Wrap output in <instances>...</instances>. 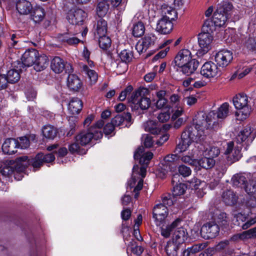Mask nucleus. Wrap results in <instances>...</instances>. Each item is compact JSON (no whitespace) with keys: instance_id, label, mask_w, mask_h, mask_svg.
Listing matches in <instances>:
<instances>
[{"instance_id":"obj_1","label":"nucleus","mask_w":256,"mask_h":256,"mask_svg":"<svg viewBox=\"0 0 256 256\" xmlns=\"http://www.w3.org/2000/svg\"><path fill=\"white\" fill-rule=\"evenodd\" d=\"M56 158L52 153L40 152L35 156L28 157L22 156L17 158L15 160H10L2 170L4 175H10L14 170L18 172H24L28 166L32 167V170H40L44 164H50L54 162Z\"/></svg>"},{"instance_id":"obj_2","label":"nucleus","mask_w":256,"mask_h":256,"mask_svg":"<svg viewBox=\"0 0 256 256\" xmlns=\"http://www.w3.org/2000/svg\"><path fill=\"white\" fill-rule=\"evenodd\" d=\"M229 112V104L227 102L222 104L218 109L216 112L214 110L208 114L203 112L198 113L196 116V126H200L204 124L206 130H216L219 127L218 118H226Z\"/></svg>"},{"instance_id":"obj_3","label":"nucleus","mask_w":256,"mask_h":256,"mask_svg":"<svg viewBox=\"0 0 256 256\" xmlns=\"http://www.w3.org/2000/svg\"><path fill=\"white\" fill-rule=\"evenodd\" d=\"M195 126L194 128L192 126H188L186 128L181 134V142L182 144H192L193 143H201L207 139V135L210 130H206L204 124L197 126L196 124V116L193 120Z\"/></svg>"},{"instance_id":"obj_4","label":"nucleus","mask_w":256,"mask_h":256,"mask_svg":"<svg viewBox=\"0 0 256 256\" xmlns=\"http://www.w3.org/2000/svg\"><path fill=\"white\" fill-rule=\"evenodd\" d=\"M233 8L232 4L228 1L218 4L212 16V22L214 26L219 28L224 26L232 14Z\"/></svg>"},{"instance_id":"obj_5","label":"nucleus","mask_w":256,"mask_h":256,"mask_svg":"<svg viewBox=\"0 0 256 256\" xmlns=\"http://www.w3.org/2000/svg\"><path fill=\"white\" fill-rule=\"evenodd\" d=\"M148 92V89L143 87L139 88L133 92L128 98V102L131 103L132 108L136 110L140 108L142 110L148 108L151 100L150 98L146 96Z\"/></svg>"},{"instance_id":"obj_6","label":"nucleus","mask_w":256,"mask_h":256,"mask_svg":"<svg viewBox=\"0 0 256 256\" xmlns=\"http://www.w3.org/2000/svg\"><path fill=\"white\" fill-rule=\"evenodd\" d=\"M235 108L238 110L236 112V116L238 120L246 119L250 115L251 108L248 104V98L244 94H236L232 100Z\"/></svg>"},{"instance_id":"obj_7","label":"nucleus","mask_w":256,"mask_h":256,"mask_svg":"<svg viewBox=\"0 0 256 256\" xmlns=\"http://www.w3.org/2000/svg\"><path fill=\"white\" fill-rule=\"evenodd\" d=\"M154 145H140L135 150L134 158L135 160H139L141 166H148L150 160L152 158L154 154L152 152L148 151L144 152V148H152Z\"/></svg>"},{"instance_id":"obj_8","label":"nucleus","mask_w":256,"mask_h":256,"mask_svg":"<svg viewBox=\"0 0 256 256\" xmlns=\"http://www.w3.org/2000/svg\"><path fill=\"white\" fill-rule=\"evenodd\" d=\"M220 232V227L215 221H209L201 228L200 234L206 240L215 238Z\"/></svg>"},{"instance_id":"obj_9","label":"nucleus","mask_w":256,"mask_h":256,"mask_svg":"<svg viewBox=\"0 0 256 256\" xmlns=\"http://www.w3.org/2000/svg\"><path fill=\"white\" fill-rule=\"evenodd\" d=\"M102 136L101 131L96 130L94 133L91 131L88 132H82L76 136L75 144H88L90 142H94V140L102 138Z\"/></svg>"},{"instance_id":"obj_10","label":"nucleus","mask_w":256,"mask_h":256,"mask_svg":"<svg viewBox=\"0 0 256 256\" xmlns=\"http://www.w3.org/2000/svg\"><path fill=\"white\" fill-rule=\"evenodd\" d=\"M213 37L209 32H202L198 35V42L200 48L196 52L198 56L207 53L211 48Z\"/></svg>"},{"instance_id":"obj_11","label":"nucleus","mask_w":256,"mask_h":256,"mask_svg":"<svg viewBox=\"0 0 256 256\" xmlns=\"http://www.w3.org/2000/svg\"><path fill=\"white\" fill-rule=\"evenodd\" d=\"M168 214V209L166 206L157 204L154 206L152 210V218L156 226H163L166 224V218Z\"/></svg>"},{"instance_id":"obj_12","label":"nucleus","mask_w":256,"mask_h":256,"mask_svg":"<svg viewBox=\"0 0 256 256\" xmlns=\"http://www.w3.org/2000/svg\"><path fill=\"white\" fill-rule=\"evenodd\" d=\"M233 60V53L228 50H222L214 55V60L220 67L224 68L230 64Z\"/></svg>"},{"instance_id":"obj_13","label":"nucleus","mask_w":256,"mask_h":256,"mask_svg":"<svg viewBox=\"0 0 256 256\" xmlns=\"http://www.w3.org/2000/svg\"><path fill=\"white\" fill-rule=\"evenodd\" d=\"M86 16V13L82 10L74 8L68 12L67 19L72 24H82Z\"/></svg>"},{"instance_id":"obj_14","label":"nucleus","mask_w":256,"mask_h":256,"mask_svg":"<svg viewBox=\"0 0 256 256\" xmlns=\"http://www.w3.org/2000/svg\"><path fill=\"white\" fill-rule=\"evenodd\" d=\"M201 74L206 78H212L220 75L217 64L212 62H205L201 68Z\"/></svg>"},{"instance_id":"obj_15","label":"nucleus","mask_w":256,"mask_h":256,"mask_svg":"<svg viewBox=\"0 0 256 256\" xmlns=\"http://www.w3.org/2000/svg\"><path fill=\"white\" fill-rule=\"evenodd\" d=\"M51 69L56 74L62 72L66 68V72L72 71V66L69 64L65 63L64 60L58 56H55L51 61Z\"/></svg>"},{"instance_id":"obj_16","label":"nucleus","mask_w":256,"mask_h":256,"mask_svg":"<svg viewBox=\"0 0 256 256\" xmlns=\"http://www.w3.org/2000/svg\"><path fill=\"white\" fill-rule=\"evenodd\" d=\"M172 184L173 186L172 194L175 198L184 194L187 189V186L180 182V175L177 173L172 175Z\"/></svg>"},{"instance_id":"obj_17","label":"nucleus","mask_w":256,"mask_h":256,"mask_svg":"<svg viewBox=\"0 0 256 256\" xmlns=\"http://www.w3.org/2000/svg\"><path fill=\"white\" fill-rule=\"evenodd\" d=\"M83 103L81 100L78 98H72L68 105V110L72 116L68 118V121L70 123L72 116H75L77 118L78 115L82 110Z\"/></svg>"},{"instance_id":"obj_18","label":"nucleus","mask_w":256,"mask_h":256,"mask_svg":"<svg viewBox=\"0 0 256 256\" xmlns=\"http://www.w3.org/2000/svg\"><path fill=\"white\" fill-rule=\"evenodd\" d=\"M232 182L234 186L244 189L246 192L252 190L250 186H252L253 182L248 183L246 178L241 174H236L232 178Z\"/></svg>"},{"instance_id":"obj_19","label":"nucleus","mask_w":256,"mask_h":256,"mask_svg":"<svg viewBox=\"0 0 256 256\" xmlns=\"http://www.w3.org/2000/svg\"><path fill=\"white\" fill-rule=\"evenodd\" d=\"M38 56H39V52L37 50L34 48L27 50L22 57V64L28 67L34 66Z\"/></svg>"},{"instance_id":"obj_20","label":"nucleus","mask_w":256,"mask_h":256,"mask_svg":"<svg viewBox=\"0 0 256 256\" xmlns=\"http://www.w3.org/2000/svg\"><path fill=\"white\" fill-rule=\"evenodd\" d=\"M193 59L192 58V54L190 50L182 49L177 54L174 61L176 65L180 67Z\"/></svg>"},{"instance_id":"obj_21","label":"nucleus","mask_w":256,"mask_h":256,"mask_svg":"<svg viewBox=\"0 0 256 256\" xmlns=\"http://www.w3.org/2000/svg\"><path fill=\"white\" fill-rule=\"evenodd\" d=\"M172 28V21L166 18H162L157 22L156 30L161 34H166L170 33Z\"/></svg>"},{"instance_id":"obj_22","label":"nucleus","mask_w":256,"mask_h":256,"mask_svg":"<svg viewBox=\"0 0 256 256\" xmlns=\"http://www.w3.org/2000/svg\"><path fill=\"white\" fill-rule=\"evenodd\" d=\"M36 142V135L32 134L27 136L19 137L17 139L6 138L3 144H30Z\"/></svg>"},{"instance_id":"obj_23","label":"nucleus","mask_w":256,"mask_h":256,"mask_svg":"<svg viewBox=\"0 0 256 256\" xmlns=\"http://www.w3.org/2000/svg\"><path fill=\"white\" fill-rule=\"evenodd\" d=\"M222 202L227 206H234L238 202V196L236 192L230 189L224 190L222 195Z\"/></svg>"},{"instance_id":"obj_24","label":"nucleus","mask_w":256,"mask_h":256,"mask_svg":"<svg viewBox=\"0 0 256 256\" xmlns=\"http://www.w3.org/2000/svg\"><path fill=\"white\" fill-rule=\"evenodd\" d=\"M254 138L252 133V128L250 126H246L236 137L238 144L244 142L245 144H248L252 142Z\"/></svg>"},{"instance_id":"obj_25","label":"nucleus","mask_w":256,"mask_h":256,"mask_svg":"<svg viewBox=\"0 0 256 256\" xmlns=\"http://www.w3.org/2000/svg\"><path fill=\"white\" fill-rule=\"evenodd\" d=\"M188 238V234L186 230L181 227L178 228L174 232L171 240L182 247Z\"/></svg>"},{"instance_id":"obj_26","label":"nucleus","mask_w":256,"mask_h":256,"mask_svg":"<svg viewBox=\"0 0 256 256\" xmlns=\"http://www.w3.org/2000/svg\"><path fill=\"white\" fill-rule=\"evenodd\" d=\"M182 220L180 218H176L170 224L167 225L165 228H164V224L163 226H160L161 235L164 238H168L173 230L177 228L182 222Z\"/></svg>"},{"instance_id":"obj_27","label":"nucleus","mask_w":256,"mask_h":256,"mask_svg":"<svg viewBox=\"0 0 256 256\" xmlns=\"http://www.w3.org/2000/svg\"><path fill=\"white\" fill-rule=\"evenodd\" d=\"M16 8L20 14L26 15L31 12L32 6L27 0H19L16 2Z\"/></svg>"},{"instance_id":"obj_28","label":"nucleus","mask_w":256,"mask_h":256,"mask_svg":"<svg viewBox=\"0 0 256 256\" xmlns=\"http://www.w3.org/2000/svg\"><path fill=\"white\" fill-rule=\"evenodd\" d=\"M49 60L48 57L45 54H39V56L36 58V60L34 64V69L37 72H40L44 70L48 66Z\"/></svg>"},{"instance_id":"obj_29","label":"nucleus","mask_w":256,"mask_h":256,"mask_svg":"<svg viewBox=\"0 0 256 256\" xmlns=\"http://www.w3.org/2000/svg\"><path fill=\"white\" fill-rule=\"evenodd\" d=\"M198 62L194 58L193 60H190V62L186 64H184V66H182L180 68H182V73L186 75H189L194 73L198 68Z\"/></svg>"},{"instance_id":"obj_30","label":"nucleus","mask_w":256,"mask_h":256,"mask_svg":"<svg viewBox=\"0 0 256 256\" xmlns=\"http://www.w3.org/2000/svg\"><path fill=\"white\" fill-rule=\"evenodd\" d=\"M240 44L244 48L250 50H256V39L250 36L242 38Z\"/></svg>"},{"instance_id":"obj_31","label":"nucleus","mask_w":256,"mask_h":256,"mask_svg":"<svg viewBox=\"0 0 256 256\" xmlns=\"http://www.w3.org/2000/svg\"><path fill=\"white\" fill-rule=\"evenodd\" d=\"M131 120L132 116L130 112L118 114L111 120L116 127L123 125L125 122L130 123Z\"/></svg>"},{"instance_id":"obj_32","label":"nucleus","mask_w":256,"mask_h":256,"mask_svg":"<svg viewBox=\"0 0 256 256\" xmlns=\"http://www.w3.org/2000/svg\"><path fill=\"white\" fill-rule=\"evenodd\" d=\"M143 127L146 132L154 134H158L160 132V128L158 122L156 121L149 120L143 124Z\"/></svg>"},{"instance_id":"obj_33","label":"nucleus","mask_w":256,"mask_h":256,"mask_svg":"<svg viewBox=\"0 0 256 256\" xmlns=\"http://www.w3.org/2000/svg\"><path fill=\"white\" fill-rule=\"evenodd\" d=\"M234 145H228V148L224 152L226 154H232V162L238 161L242 156L241 153V148L236 146L234 148Z\"/></svg>"},{"instance_id":"obj_34","label":"nucleus","mask_w":256,"mask_h":256,"mask_svg":"<svg viewBox=\"0 0 256 256\" xmlns=\"http://www.w3.org/2000/svg\"><path fill=\"white\" fill-rule=\"evenodd\" d=\"M67 84L70 89L76 91L78 90L82 86L80 80L78 76L74 74L68 75Z\"/></svg>"},{"instance_id":"obj_35","label":"nucleus","mask_w":256,"mask_h":256,"mask_svg":"<svg viewBox=\"0 0 256 256\" xmlns=\"http://www.w3.org/2000/svg\"><path fill=\"white\" fill-rule=\"evenodd\" d=\"M181 246L177 244H175L171 240L167 242L166 246H165V251L168 256H178V250Z\"/></svg>"},{"instance_id":"obj_36","label":"nucleus","mask_w":256,"mask_h":256,"mask_svg":"<svg viewBox=\"0 0 256 256\" xmlns=\"http://www.w3.org/2000/svg\"><path fill=\"white\" fill-rule=\"evenodd\" d=\"M198 166L206 170H208L212 168L216 164L214 159L208 157L205 155L198 161Z\"/></svg>"},{"instance_id":"obj_37","label":"nucleus","mask_w":256,"mask_h":256,"mask_svg":"<svg viewBox=\"0 0 256 256\" xmlns=\"http://www.w3.org/2000/svg\"><path fill=\"white\" fill-rule=\"evenodd\" d=\"M82 70L88 77L91 84L96 83L98 78V74L94 70L90 68L87 64H83Z\"/></svg>"},{"instance_id":"obj_38","label":"nucleus","mask_w":256,"mask_h":256,"mask_svg":"<svg viewBox=\"0 0 256 256\" xmlns=\"http://www.w3.org/2000/svg\"><path fill=\"white\" fill-rule=\"evenodd\" d=\"M162 12L164 16L162 18H166L171 21L174 20L178 18V13L176 10L172 6H164L162 8Z\"/></svg>"},{"instance_id":"obj_39","label":"nucleus","mask_w":256,"mask_h":256,"mask_svg":"<svg viewBox=\"0 0 256 256\" xmlns=\"http://www.w3.org/2000/svg\"><path fill=\"white\" fill-rule=\"evenodd\" d=\"M12 148H10V145H2V152L8 155L13 154L17 152L18 148L27 149L30 145H12Z\"/></svg>"},{"instance_id":"obj_40","label":"nucleus","mask_w":256,"mask_h":256,"mask_svg":"<svg viewBox=\"0 0 256 256\" xmlns=\"http://www.w3.org/2000/svg\"><path fill=\"white\" fill-rule=\"evenodd\" d=\"M43 136L48 139H54L56 136L58 130L53 126L48 124L44 126L42 130Z\"/></svg>"},{"instance_id":"obj_41","label":"nucleus","mask_w":256,"mask_h":256,"mask_svg":"<svg viewBox=\"0 0 256 256\" xmlns=\"http://www.w3.org/2000/svg\"><path fill=\"white\" fill-rule=\"evenodd\" d=\"M252 191L250 190V192H246L247 194L244 200L245 205L248 208H256V192H252Z\"/></svg>"},{"instance_id":"obj_42","label":"nucleus","mask_w":256,"mask_h":256,"mask_svg":"<svg viewBox=\"0 0 256 256\" xmlns=\"http://www.w3.org/2000/svg\"><path fill=\"white\" fill-rule=\"evenodd\" d=\"M95 34L98 36L106 35L107 32V23L106 20L100 19L97 21Z\"/></svg>"},{"instance_id":"obj_43","label":"nucleus","mask_w":256,"mask_h":256,"mask_svg":"<svg viewBox=\"0 0 256 256\" xmlns=\"http://www.w3.org/2000/svg\"><path fill=\"white\" fill-rule=\"evenodd\" d=\"M45 15L44 10L42 7L36 8L32 14V18L36 23H38L42 20Z\"/></svg>"},{"instance_id":"obj_44","label":"nucleus","mask_w":256,"mask_h":256,"mask_svg":"<svg viewBox=\"0 0 256 256\" xmlns=\"http://www.w3.org/2000/svg\"><path fill=\"white\" fill-rule=\"evenodd\" d=\"M109 9V4L106 1H102L98 2L96 7V13L100 17L104 16Z\"/></svg>"},{"instance_id":"obj_45","label":"nucleus","mask_w":256,"mask_h":256,"mask_svg":"<svg viewBox=\"0 0 256 256\" xmlns=\"http://www.w3.org/2000/svg\"><path fill=\"white\" fill-rule=\"evenodd\" d=\"M119 56L121 60L124 62V65L126 68L127 69L128 66L126 64L130 62L133 58L132 51L128 50H124L120 52Z\"/></svg>"},{"instance_id":"obj_46","label":"nucleus","mask_w":256,"mask_h":256,"mask_svg":"<svg viewBox=\"0 0 256 256\" xmlns=\"http://www.w3.org/2000/svg\"><path fill=\"white\" fill-rule=\"evenodd\" d=\"M68 150L72 154L82 155L86 153L88 149L82 148L86 145H68Z\"/></svg>"},{"instance_id":"obj_47","label":"nucleus","mask_w":256,"mask_h":256,"mask_svg":"<svg viewBox=\"0 0 256 256\" xmlns=\"http://www.w3.org/2000/svg\"><path fill=\"white\" fill-rule=\"evenodd\" d=\"M220 154V148L216 146H210L209 148H206V150L204 152V155L214 159V158L218 156Z\"/></svg>"},{"instance_id":"obj_48","label":"nucleus","mask_w":256,"mask_h":256,"mask_svg":"<svg viewBox=\"0 0 256 256\" xmlns=\"http://www.w3.org/2000/svg\"><path fill=\"white\" fill-rule=\"evenodd\" d=\"M176 201V198L170 194H163L162 196V203L160 204H162L168 208V206H172L174 202Z\"/></svg>"},{"instance_id":"obj_49","label":"nucleus","mask_w":256,"mask_h":256,"mask_svg":"<svg viewBox=\"0 0 256 256\" xmlns=\"http://www.w3.org/2000/svg\"><path fill=\"white\" fill-rule=\"evenodd\" d=\"M131 228L126 222H122L120 229V233L123 236L124 242L128 240L130 236Z\"/></svg>"},{"instance_id":"obj_50","label":"nucleus","mask_w":256,"mask_h":256,"mask_svg":"<svg viewBox=\"0 0 256 256\" xmlns=\"http://www.w3.org/2000/svg\"><path fill=\"white\" fill-rule=\"evenodd\" d=\"M145 32V27L143 23L138 22L134 24L132 30V34L135 37H140L142 36Z\"/></svg>"},{"instance_id":"obj_51","label":"nucleus","mask_w":256,"mask_h":256,"mask_svg":"<svg viewBox=\"0 0 256 256\" xmlns=\"http://www.w3.org/2000/svg\"><path fill=\"white\" fill-rule=\"evenodd\" d=\"M214 221H215L218 226H226L228 225V218L226 213L220 212V214L214 218Z\"/></svg>"},{"instance_id":"obj_52","label":"nucleus","mask_w":256,"mask_h":256,"mask_svg":"<svg viewBox=\"0 0 256 256\" xmlns=\"http://www.w3.org/2000/svg\"><path fill=\"white\" fill-rule=\"evenodd\" d=\"M6 77L8 79L9 82L14 83L20 80V74L18 70L12 69L8 71Z\"/></svg>"},{"instance_id":"obj_53","label":"nucleus","mask_w":256,"mask_h":256,"mask_svg":"<svg viewBox=\"0 0 256 256\" xmlns=\"http://www.w3.org/2000/svg\"><path fill=\"white\" fill-rule=\"evenodd\" d=\"M99 45L100 48L104 50H106L111 45V40L110 38L106 35L98 36Z\"/></svg>"},{"instance_id":"obj_54","label":"nucleus","mask_w":256,"mask_h":256,"mask_svg":"<svg viewBox=\"0 0 256 256\" xmlns=\"http://www.w3.org/2000/svg\"><path fill=\"white\" fill-rule=\"evenodd\" d=\"M60 38L62 42H66L70 45L78 44L80 42L78 38L74 36H70L67 34L62 35Z\"/></svg>"},{"instance_id":"obj_55","label":"nucleus","mask_w":256,"mask_h":256,"mask_svg":"<svg viewBox=\"0 0 256 256\" xmlns=\"http://www.w3.org/2000/svg\"><path fill=\"white\" fill-rule=\"evenodd\" d=\"M56 154L58 163L62 164L64 162L62 158H64L68 153V151L66 148L64 147L60 148L58 150H54L52 152Z\"/></svg>"},{"instance_id":"obj_56","label":"nucleus","mask_w":256,"mask_h":256,"mask_svg":"<svg viewBox=\"0 0 256 256\" xmlns=\"http://www.w3.org/2000/svg\"><path fill=\"white\" fill-rule=\"evenodd\" d=\"M178 173H177L180 175L182 176L183 177H187L191 174L192 170L190 168L186 166L184 164H181L178 166ZM182 180V178L180 177V179Z\"/></svg>"},{"instance_id":"obj_57","label":"nucleus","mask_w":256,"mask_h":256,"mask_svg":"<svg viewBox=\"0 0 256 256\" xmlns=\"http://www.w3.org/2000/svg\"><path fill=\"white\" fill-rule=\"evenodd\" d=\"M115 126L110 121V122L106 124L104 128V132L106 136H112L115 134Z\"/></svg>"},{"instance_id":"obj_58","label":"nucleus","mask_w":256,"mask_h":256,"mask_svg":"<svg viewBox=\"0 0 256 256\" xmlns=\"http://www.w3.org/2000/svg\"><path fill=\"white\" fill-rule=\"evenodd\" d=\"M154 137L148 134H144L142 135L140 140L142 144H153L155 142Z\"/></svg>"},{"instance_id":"obj_59","label":"nucleus","mask_w":256,"mask_h":256,"mask_svg":"<svg viewBox=\"0 0 256 256\" xmlns=\"http://www.w3.org/2000/svg\"><path fill=\"white\" fill-rule=\"evenodd\" d=\"M173 112L172 116V118L174 120L180 116L184 112L183 105L174 107L172 110Z\"/></svg>"},{"instance_id":"obj_60","label":"nucleus","mask_w":256,"mask_h":256,"mask_svg":"<svg viewBox=\"0 0 256 256\" xmlns=\"http://www.w3.org/2000/svg\"><path fill=\"white\" fill-rule=\"evenodd\" d=\"M170 104L172 107L178 106L183 105L182 103L180 102V97L176 94L172 95L170 98Z\"/></svg>"},{"instance_id":"obj_61","label":"nucleus","mask_w":256,"mask_h":256,"mask_svg":"<svg viewBox=\"0 0 256 256\" xmlns=\"http://www.w3.org/2000/svg\"><path fill=\"white\" fill-rule=\"evenodd\" d=\"M252 69V68L250 66H243L242 68L241 66H240L238 70V78H241L246 76L250 72Z\"/></svg>"},{"instance_id":"obj_62","label":"nucleus","mask_w":256,"mask_h":256,"mask_svg":"<svg viewBox=\"0 0 256 256\" xmlns=\"http://www.w3.org/2000/svg\"><path fill=\"white\" fill-rule=\"evenodd\" d=\"M133 90V88L132 86H128L126 88L122 90L118 96V100L120 101H124L126 100L127 96L131 93Z\"/></svg>"},{"instance_id":"obj_63","label":"nucleus","mask_w":256,"mask_h":256,"mask_svg":"<svg viewBox=\"0 0 256 256\" xmlns=\"http://www.w3.org/2000/svg\"><path fill=\"white\" fill-rule=\"evenodd\" d=\"M206 246V244L200 243L194 244L191 247H188V250H190L192 251V254H194L202 250Z\"/></svg>"},{"instance_id":"obj_64","label":"nucleus","mask_w":256,"mask_h":256,"mask_svg":"<svg viewBox=\"0 0 256 256\" xmlns=\"http://www.w3.org/2000/svg\"><path fill=\"white\" fill-rule=\"evenodd\" d=\"M180 157V156H177L176 153L174 154L167 155L164 158V166L166 165V164H169L170 163L173 162H176Z\"/></svg>"}]
</instances>
